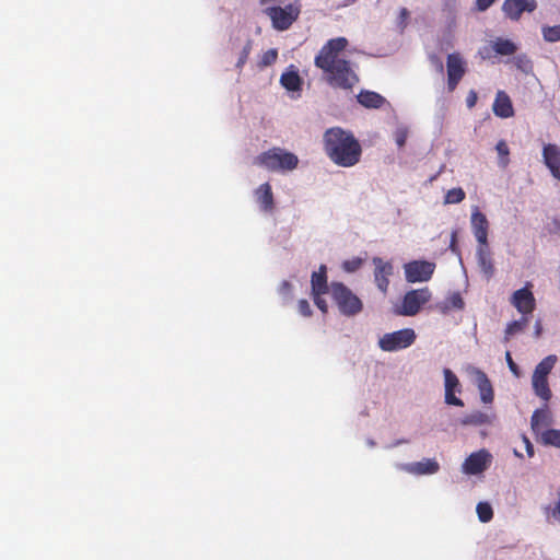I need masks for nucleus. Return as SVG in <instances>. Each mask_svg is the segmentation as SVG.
I'll list each match as a JSON object with an SVG mask.
<instances>
[{
  "label": "nucleus",
  "instance_id": "1",
  "mask_svg": "<svg viewBox=\"0 0 560 560\" xmlns=\"http://www.w3.org/2000/svg\"><path fill=\"white\" fill-rule=\"evenodd\" d=\"M348 46L346 37L329 39L314 58V65L323 72L325 82L340 90H351L358 82L359 77L347 59L339 58V54Z\"/></svg>",
  "mask_w": 560,
  "mask_h": 560
},
{
  "label": "nucleus",
  "instance_id": "2",
  "mask_svg": "<svg viewBox=\"0 0 560 560\" xmlns=\"http://www.w3.org/2000/svg\"><path fill=\"white\" fill-rule=\"evenodd\" d=\"M323 148L327 158L340 167H352L362 156L359 140L351 131L341 127H331L324 132Z\"/></svg>",
  "mask_w": 560,
  "mask_h": 560
},
{
  "label": "nucleus",
  "instance_id": "3",
  "mask_svg": "<svg viewBox=\"0 0 560 560\" xmlns=\"http://www.w3.org/2000/svg\"><path fill=\"white\" fill-rule=\"evenodd\" d=\"M557 360L558 358L556 354L547 355L537 364L532 376L533 389L535 394L542 399L544 402H547L551 397V390L548 384V375L555 368ZM551 423V412L547 404H544V406L535 410L532 416L530 427L532 431L536 435V440L541 436V433L545 430H549Z\"/></svg>",
  "mask_w": 560,
  "mask_h": 560
},
{
  "label": "nucleus",
  "instance_id": "4",
  "mask_svg": "<svg viewBox=\"0 0 560 560\" xmlns=\"http://www.w3.org/2000/svg\"><path fill=\"white\" fill-rule=\"evenodd\" d=\"M254 163L270 172H288L298 167L299 158L281 148H272L255 158Z\"/></svg>",
  "mask_w": 560,
  "mask_h": 560
},
{
  "label": "nucleus",
  "instance_id": "5",
  "mask_svg": "<svg viewBox=\"0 0 560 560\" xmlns=\"http://www.w3.org/2000/svg\"><path fill=\"white\" fill-rule=\"evenodd\" d=\"M301 11V2L294 0L284 7H268L264 10V13L270 19L271 25L276 31L283 32L289 30L299 20Z\"/></svg>",
  "mask_w": 560,
  "mask_h": 560
},
{
  "label": "nucleus",
  "instance_id": "6",
  "mask_svg": "<svg viewBox=\"0 0 560 560\" xmlns=\"http://www.w3.org/2000/svg\"><path fill=\"white\" fill-rule=\"evenodd\" d=\"M330 296L345 316H355L363 310L361 299L342 282L330 283Z\"/></svg>",
  "mask_w": 560,
  "mask_h": 560
},
{
  "label": "nucleus",
  "instance_id": "7",
  "mask_svg": "<svg viewBox=\"0 0 560 560\" xmlns=\"http://www.w3.org/2000/svg\"><path fill=\"white\" fill-rule=\"evenodd\" d=\"M431 298L429 288L410 290L404 295L401 304L395 308L394 313L400 316H415Z\"/></svg>",
  "mask_w": 560,
  "mask_h": 560
},
{
  "label": "nucleus",
  "instance_id": "8",
  "mask_svg": "<svg viewBox=\"0 0 560 560\" xmlns=\"http://www.w3.org/2000/svg\"><path fill=\"white\" fill-rule=\"evenodd\" d=\"M417 335L412 328H404L385 334L378 340V347L386 352H395L410 347L416 341Z\"/></svg>",
  "mask_w": 560,
  "mask_h": 560
},
{
  "label": "nucleus",
  "instance_id": "9",
  "mask_svg": "<svg viewBox=\"0 0 560 560\" xmlns=\"http://www.w3.org/2000/svg\"><path fill=\"white\" fill-rule=\"evenodd\" d=\"M435 270V264L428 260H412L404 265L405 278L409 283L429 281Z\"/></svg>",
  "mask_w": 560,
  "mask_h": 560
},
{
  "label": "nucleus",
  "instance_id": "10",
  "mask_svg": "<svg viewBox=\"0 0 560 560\" xmlns=\"http://www.w3.org/2000/svg\"><path fill=\"white\" fill-rule=\"evenodd\" d=\"M447 89L453 92L466 73V62L459 52H453L446 59Z\"/></svg>",
  "mask_w": 560,
  "mask_h": 560
},
{
  "label": "nucleus",
  "instance_id": "11",
  "mask_svg": "<svg viewBox=\"0 0 560 560\" xmlns=\"http://www.w3.org/2000/svg\"><path fill=\"white\" fill-rule=\"evenodd\" d=\"M443 374H444V389H445L444 400H445V404L450 405V406L464 407V401L455 395L456 393H458V394L462 393V385H460L458 377L450 369H444Z\"/></svg>",
  "mask_w": 560,
  "mask_h": 560
},
{
  "label": "nucleus",
  "instance_id": "12",
  "mask_svg": "<svg viewBox=\"0 0 560 560\" xmlns=\"http://www.w3.org/2000/svg\"><path fill=\"white\" fill-rule=\"evenodd\" d=\"M372 261L375 267V284L383 294H386L389 287V277L394 270L393 265L389 261H384L381 257H373Z\"/></svg>",
  "mask_w": 560,
  "mask_h": 560
},
{
  "label": "nucleus",
  "instance_id": "13",
  "mask_svg": "<svg viewBox=\"0 0 560 560\" xmlns=\"http://www.w3.org/2000/svg\"><path fill=\"white\" fill-rule=\"evenodd\" d=\"M491 463V455L486 450L470 454L463 464L466 474L477 475L485 471Z\"/></svg>",
  "mask_w": 560,
  "mask_h": 560
},
{
  "label": "nucleus",
  "instance_id": "14",
  "mask_svg": "<svg viewBox=\"0 0 560 560\" xmlns=\"http://www.w3.org/2000/svg\"><path fill=\"white\" fill-rule=\"evenodd\" d=\"M511 302L522 314V317L520 320H514L508 325L505 329V340H509L512 335L523 330V320L525 319V287L514 292Z\"/></svg>",
  "mask_w": 560,
  "mask_h": 560
},
{
  "label": "nucleus",
  "instance_id": "15",
  "mask_svg": "<svg viewBox=\"0 0 560 560\" xmlns=\"http://www.w3.org/2000/svg\"><path fill=\"white\" fill-rule=\"evenodd\" d=\"M400 469L412 475H433L439 471L440 465L434 458H424L420 462L402 464Z\"/></svg>",
  "mask_w": 560,
  "mask_h": 560
},
{
  "label": "nucleus",
  "instance_id": "16",
  "mask_svg": "<svg viewBox=\"0 0 560 560\" xmlns=\"http://www.w3.org/2000/svg\"><path fill=\"white\" fill-rule=\"evenodd\" d=\"M544 162L552 176L560 180V147L548 143L542 150Z\"/></svg>",
  "mask_w": 560,
  "mask_h": 560
},
{
  "label": "nucleus",
  "instance_id": "17",
  "mask_svg": "<svg viewBox=\"0 0 560 560\" xmlns=\"http://www.w3.org/2000/svg\"><path fill=\"white\" fill-rule=\"evenodd\" d=\"M472 375H474V383L476 384V386L479 389L480 398H481L482 402L491 404L494 398V393H493L492 384H491L490 380L488 378L487 374L479 369H474Z\"/></svg>",
  "mask_w": 560,
  "mask_h": 560
},
{
  "label": "nucleus",
  "instance_id": "18",
  "mask_svg": "<svg viewBox=\"0 0 560 560\" xmlns=\"http://www.w3.org/2000/svg\"><path fill=\"white\" fill-rule=\"evenodd\" d=\"M471 226L478 244L488 243L489 222L486 215L478 208L471 213Z\"/></svg>",
  "mask_w": 560,
  "mask_h": 560
},
{
  "label": "nucleus",
  "instance_id": "19",
  "mask_svg": "<svg viewBox=\"0 0 560 560\" xmlns=\"http://www.w3.org/2000/svg\"><path fill=\"white\" fill-rule=\"evenodd\" d=\"M280 84L289 92H301L303 80L295 66L290 65L280 77Z\"/></svg>",
  "mask_w": 560,
  "mask_h": 560
},
{
  "label": "nucleus",
  "instance_id": "20",
  "mask_svg": "<svg viewBox=\"0 0 560 560\" xmlns=\"http://www.w3.org/2000/svg\"><path fill=\"white\" fill-rule=\"evenodd\" d=\"M256 201L265 212H271L275 208L273 194L269 183L261 184L255 190Z\"/></svg>",
  "mask_w": 560,
  "mask_h": 560
},
{
  "label": "nucleus",
  "instance_id": "21",
  "mask_svg": "<svg viewBox=\"0 0 560 560\" xmlns=\"http://www.w3.org/2000/svg\"><path fill=\"white\" fill-rule=\"evenodd\" d=\"M312 293L330 294V285L327 283V268L322 265L318 271H314L311 277Z\"/></svg>",
  "mask_w": 560,
  "mask_h": 560
},
{
  "label": "nucleus",
  "instance_id": "22",
  "mask_svg": "<svg viewBox=\"0 0 560 560\" xmlns=\"http://www.w3.org/2000/svg\"><path fill=\"white\" fill-rule=\"evenodd\" d=\"M492 108L493 113L501 118H509L513 116L514 113L511 100L509 95L503 91H499L497 93Z\"/></svg>",
  "mask_w": 560,
  "mask_h": 560
},
{
  "label": "nucleus",
  "instance_id": "23",
  "mask_svg": "<svg viewBox=\"0 0 560 560\" xmlns=\"http://www.w3.org/2000/svg\"><path fill=\"white\" fill-rule=\"evenodd\" d=\"M478 264L481 271L485 273L487 279H490L494 273V266L492 262L491 254L488 247V243L479 244L477 249Z\"/></svg>",
  "mask_w": 560,
  "mask_h": 560
},
{
  "label": "nucleus",
  "instance_id": "24",
  "mask_svg": "<svg viewBox=\"0 0 560 560\" xmlns=\"http://www.w3.org/2000/svg\"><path fill=\"white\" fill-rule=\"evenodd\" d=\"M357 97L358 102L366 108H381L386 103L385 97L373 91H361Z\"/></svg>",
  "mask_w": 560,
  "mask_h": 560
},
{
  "label": "nucleus",
  "instance_id": "25",
  "mask_svg": "<svg viewBox=\"0 0 560 560\" xmlns=\"http://www.w3.org/2000/svg\"><path fill=\"white\" fill-rule=\"evenodd\" d=\"M494 419V415L483 412L480 410H475L469 415H466L460 419V423L463 425H482V424H490L492 423Z\"/></svg>",
  "mask_w": 560,
  "mask_h": 560
},
{
  "label": "nucleus",
  "instance_id": "26",
  "mask_svg": "<svg viewBox=\"0 0 560 560\" xmlns=\"http://www.w3.org/2000/svg\"><path fill=\"white\" fill-rule=\"evenodd\" d=\"M465 302L459 292H453L445 301L436 305L443 314L448 313L451 310H463Z\"/></svg>",
  "mask_w": 560,
  "mask_h": 560
},
{
  "label": "nucleus",
  "instance_id": "27",
  "mask_svg": "<svg viewBox=\"0 0 560 560\" xmlns=\"http://www.w3.org/2000/svg\"><path fill=\"white\" fill-rule=\"evenodd\" d=\"M502 10L511 20H518L525 11V0H505Z\"/></svg>",
  "mask_w": 560,
  "mask_h": 560
},
{
  "label": "nucleus",
  "instance_id": "28",
  "mask_svg": "<svg viewBox=\"0 0 560 560\" xmlns=\"http://www.w3.org/2000/svg\"><path fill=\"white\" fill-rule=\"evenodd\" d=\"M491 46L495 54L501 56H511L517 50V47L513 42L500 37L494 39Z\"/></svg>",
  "mask_w": 560,
  "mask_h": 560
},
{
  "label": "nucleus",
  "instance_id": "29",
  "mask_svg": "<svg viewBox=\"0 0 560 560\" xmlns=\"http://www.w3.org/2000/svg\"><path fill=\"white\" fill-rule=\"evenodd\" d=\"M537 442L560 448V430L549 429L541 433Z\"/></svg>",
  "mask_w": 560,
  "mask_h": 560
},
{
  "label": "nucleus",
  "instance_id": "30",
  "mask_svg": "<svg viewBox=\"0 0 560 560\" xmlns=\"http://www.w3.org/2000/svg\"><path fill=\"white\" fill-rule=\"evenodd\" d=\"M466 197L465 191L460 187L452 188L447 190L444 197V203L454 205L462 202Z\"/></svg>",
  "mask_w": 560,
  "mask_h": 560
},
{
  "label": "nucleus",
  "instance_id": "31",
  "mask_svg": "<svg viewBox=\"0 0 560 560\" xmlns=\"http://www.w3.org/2000/svg\"><path fill=\"white\" fill-rule=\"evenodd\" d=\"M541 34L546 42L556 43L560 40V24L549 26L545 25L541 27Z\"/></svg>",
  "mask_w": 560,
  "mask_h": 560
},
{
  "label": "nucleus",
  "instance_id": "32",
  "mask_svg": "<svg viewBox=\"0 0 560 560\" xmlns=\"http://www.w3.org/2000/svg\"><path fill=\"white\" fill-rule=\"evenodd\" d=\"M478 518L482 523H488L493 517V510L488 502H479L476 508Z\"/></svg>",
  "mask_w": 560,
  "mask_h": 560
},
{
  "label": "nucleus",
  "instance_id": "33",
  "mask_svg": "<svg viewBox=\"0 0 560 560\" xmlns=\"http://www.w3.org/2000/svg\"><path fill=\"white\" fill-rule=\"evenodd\" d=\"M495 149H497L499 158H500V161H499L500 165L502 167H505L509 164V154H510L509 147H508L506 142L504 140H500L497 143Z\"/></svg>",
  "mask_w": 560,
  "mask_h": 560
},
{
  "label": "nucleus",
  "instance_id": "34",
  "mask_svg": "<svg viewBox=\"0 0 560 560\" xmlns=\"http://www.w3.org/2000/svg\"><path fill=\"white\" fill-rule=\"evenodd\" d=\"M277 59H278V50L276 48H271V49L267 50L266 52H264V55L261 56V59L259 61V67L264 68V67L271 66L277 61Z\"/></svg>",
  "mask_w": 560,
  "mask_h": 560
},
{
  "label": "nucleus",
  "instance_id": "35",
  "mask_svg": "<svg viewBox=\"0 0 560 560\" xmlns=\"http://www.w3.org/2000/svg\"><path fill=\"white\" fill-rule=\"evenodd\" d=\"M363 265V259L360 258V257H353L351 259H347L342 262V269L346 271V272H355L357 270H359L361 268V266Z\"/></svg>",
  "mask_w": 560,
  "mask_h": 560
},
{
  "label": "nucleus",
  "instance_id": "36",
  "mask_svg": "<svg viewBox=\"0 0 560 560\" xmlns=\"http://www.w3.org/2000/svg\"><path fill=\"white\" fill-rule=\"evenodd\" d=\"M252 47H253V43L250 39H248L246 42L245 46L243 47V49L240 54L238 60L236 62V68H238L240 70H242L244 65L247 62L248 56L252 51Z\"/></svg>",
  "mask_w": 560,
  "mask_h": 560
},
{
  "label": "nucleus",
  "instance_id": "37",
  "mask_svg": "<svg viewBox=\"0 0 560 560\" xmlns=\"http://www.w3.org/2000/svg\"><path fill=\"white\" fill-rule=\"evenodd\" d=\"M407 138L408 130L404 127L396 129V131L394 132V139L399 149H401L406 144Z\"/></svg>",
  "mask_w": 560,
  "mask_h": 560
},
{
  "label": "nucleus",
  "instance_id": "38",
  "mask_svg": "<svg viewBox=\"0 0 560 560\" xmlns=\"http://www.w3.org/2000/svg\"><path fill=\"white\" fill-rule=\"evenodd\" d=\"M279 293L287 301L291 300V298H292V284L289 281H287V280L282 281L280 287H279Z\"/></svg>",
  "mask_w": 560,
  "mask_h": 560
},
{
  "label": "nucleus",
  "instance_id": "39",
  "mask_svg": "<svg viewBox=\"0 0 560 560\" xmlns=\"http://www.w3.org/2000/svg\"><path fill=\"white\" fill-rule=\"evenodd\" d=\"M299 313L304 317H310L312 315V308L307 300H300L298 302Z\"/></svg>",
  "mask_w": 560,
  "mask_h": 560
},
{
  "label": "nucleus",
  "instance_id": "40",
  "mask_svg": "<svg viewBox=\"0 0 560 560\" xmlns=\"http://www.w3.org/2000/svg\"><path fill=\"white\" fill-rule=\"evenodd\" d=\"M505 360H506V363L511 370V372L516 376V377H520L521 376V371L517 366V364L513 361L512 359V355H511V352L510 351H506L505 353Z\"/></svg>",
  "mask_w": 560,
  "mask_h": 560
},
{
  "label": "nucleus",
  "instance_id": "41",
  "mask_svg": "<svg viewBox=\"0 0 560 560\" xmlns=\"http://www.w3.org/2000/svg\"><path fill=\"white\" fill-rule=\"evenodd\" d=\"M323 294H316V293H312V296H313V300H314V303L315 305L323 312V313H327V310H328V305H327V302L325 301V299L322 298Z\"/></svg>",
  "mask_w": 560,
  "mask_h": 560
},
{
  "label": "nucleus",
  "instance_id": "42",
  "mask_svg": "<svg viewBox=\"0 0 560 560\" xmlns=\"http://www.w3.org/2000/svg\"><path fill=\"white\" fill-rule=\"evenodd\" d=\"M429 60H430L431 65L436 69L438 72L443 73L444 65H443L442 59L438 55H435V54L430 55Z\"/></svg>",
  "mask_w": 560,
  "mask_h": 560
},
{
  "label": "nucleus",
  "instance_id": "43",
  "mask_svg": "<svg viewBox=\"0 0 560 560\" xmlns=\"http://www.w3.org/2000/svg\"><path fill=\"white\" fill-rule=\"evenodd\" d=\"M535 308V298L533 292L529 290V283L527 282V314H530Z\"/></svg>",
  "mask_w": 560,
  "mask_h": 560
},
{
  "label": "nucleus",
  "instance_id": "44",
  "mask_svg": "<svg viewBox=\"0 0 560 560\" xmlns=\"http://www.w3.org/2000/svg\"><path fill=\"white\" fill-rule=\"evenodd\" d=\"M409 19V11L406 8H401L399 12V26L404 30L407 25V21Z\"/></svg>",
  "mask_w": 560,
  "mask_h": 560
},
{
  "label": "nucleus",
  "instance_id": "45",
  "mask_svg": "<svg viewBox=\"0 0 560 560\" xmlns=\"http://www.w3.org/2000/svg\"><path fill=\"white\" fill-rule=\"evenodd\" d=\"M478 100L477 92L474 90H470L467 97H466V104L468 108H472Z\"/></svg>",
  "mask_w": 560,
  "mask_h": 560
},
{
  "label": "nucleus",
  "instance_id": "46",
  "mask_svg": "<svg viewBox=\"0 0 560 560\" xmlns=\"http://www.w3.org/2000/svg\"><path fill=\"white\" fill-rule=\"evenodd\" d=\"M495 0H476V8L478 11L483 12L492 5Z\"/></svg>",
  "mask_w": 560,
  "mask_h": 560
},
{
  "label": "nucleus",
  "instance_id": "47",
  "mask_svg": "<svg viewBox=\"0 0 560 560\" xmlns=\"http://www.w3.org/2000/svg\"><path fill=\"white\" fill-rule=\"evenodd\" d=\"M450 248H451V250L453 253H458V248H457V233L456 232L452 233Z\"/></svg>",
  "mask_w": 560,
  "mask_h": 560
},
{
  "label": "nucleus",
  "instance_id": "48",
  "mask_svg": "<svg viewBox=\"0 0 560 560\" xmlns=\"http://www.w3.org/2000/svg\"><path fill=\"white\" fill-rule=\"evenodd\" d=\"M541 332H542L541 322L537 320L536 324H535L534 335H535L536 338H539L541 336Z\"/></svg>",
  "mask_w": 560,
  "mask_h": 560
},
{
  "label": "nucleus",
  "instance_id": "49",
  "mask_svg": "<svg viewBox=\"0 0 560 560\" xmlns=\"http://www.w3.org/2000/svg\"><path fill=\"white\" fill-rule=\"evenodd\" d=\"M552 515L557 518H560V493H559V500L556 503L555 508L552 509Z\"/></svg>",
  "mask_w": 560,
  "mask_h": 560
},
{
  "label": "nucleus",
  "instance_id": "50",
  "mask_svg": "<svg viewBox=\"0 0 560 560\" xmlns=\"http://www.w3.org/2000/svg\"><path fill=\"white\" fill-rule=\"evenodd\" d=\"M537 8L536 0H527V13L533 12Z\"/></svg>",
  "mask_w": 560,
  "mask_h": 560
},
{
  "label": "nucleus",
  "instance_id": "51",
  "mask_svg": "<svg viewBox=\"0 0 560 560\" xmlns=\"http://www.w3.org/2000/svg\"><path fill=\"white\" fill-rule=\"evenodd\" d=\"M534 456V446L533 444L527 440V457Z\"/></svg>",
  "mask_w": 560,
  "mask_h": 560
},
{
  "label": "nucleus",
  "instance_id": "52",
  "mask_svg": "<svg viewBox=\"0 0 560 560\" xmlns=\"http://www.w3.org/2000/svg\"><path fill=\"white\" fill-rule=\"evenodd\" d=\"M514 455L517 456V457H522V454L518 453L516 450H514Z\"/></svg>",
  "mask_w": 560,
  "mask_h": 560
}]
</instances>
